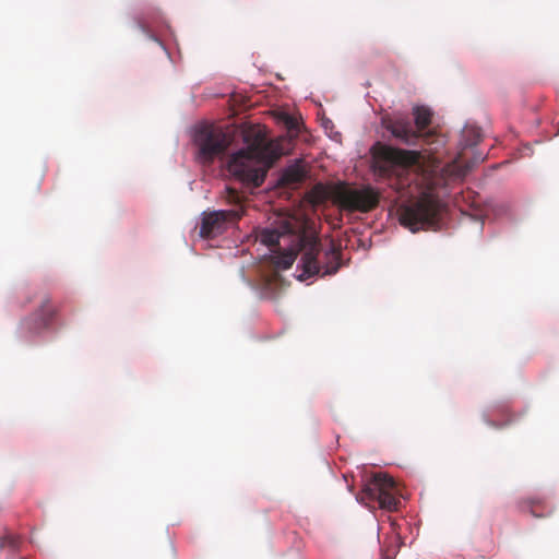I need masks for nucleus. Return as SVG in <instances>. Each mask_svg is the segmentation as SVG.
Returning <instances> with one entry per match:
<instances>
[{"mask_svg":"<svg viewBox=\"0 0 559 559\" xmlns=\"http://www.w3.org/2000/svg\"><path fill=\"white\" fill-rule=\"evenodd\" d=\"M246 148L233 154L227 163L230 175L242 182L259 187L263 183L267 169L278 159L282 152L261 131L246 134Z\"/></svg>","mask_w":559,"mask_h":559,"instance_id":"obj_1","label":"nucleus"},{"mask_svg":"<svg viewBox=\"0 0 559 559\" xmlns=\"http://www.w3.org/2000/svg\"><path fill=\"white\" fill-rule=\"evenodd\" d=\"M432 111L426 106H415L413 116L415 128L406 116H394L383 120L384 128L405 145H416L419 141L430 145L439 142L435 130H428L432 122Z\"/></svg>","mask_w":559,"mask_h":559,"instance_id":"obj_2","label":"nucleus"},{"mask_svg":"<svg viewBox=\"0 0 559 559\" xmlns=\"http://www.w3.org/2000/svg\"><path fill=\"white\" fill-rule=\"evenodd\" d=\"M298 247L302 267L300 277L332 275L338 271L341 251L333 243L323 252L318 237L304 235L298 239Z\"/></svg>","mask_w":559,"mask_h":559,"instance_id":"obj_3","label":"nucleus"},{"mask_svg":"<svg viewBox=\"0 0 559 559\" xmlns=\"http://www.w3.org/2000/svg\"><path fill=\"white\" fill-rule=\"evenodd\" d=\"M442 204L438 198L424 193L416 201L400 207V222L413 233L438 224Z\"/></svg>","mask_w":559,"mask_h":559,"instance_id":"obj_4","label":"nucleus"},{"mask_svg":"<svg viewBox=\"0 0 559 559\" xmlns=\"http://www.w3.org/2000/svg\"><path fill=\"white\" fill-rule=\"evenodd\" d=\"M194 144L198 147V160L202 164H211L225 153L230 140L221 127L202 123L195 129Z\"/></svg>","mask_w":559,"mask_h":559,"instance_id":"obj_5","label":"nucleus"},{"mask_svg":"<svg viewBox=\"0 0 559 559\" xmlns=\"http://www.w3.org/2000/svg\"><path fill=\"white\" fill-rule=\"evenodd\" d=\"M228 201L236 204L231 210H218L213 212L203 213L202 223L200 226V236L203 238H214L222 235L233 224H235L242 215V207L240 205V195L234 189H227Z\"/></svg>","mask_w":559,"mask_h":559,"instance_id":"obj_6","label":"nucleus"},{"mask_svg":"<svg viewBox=\"0 0 559 559\" xmlns=\"http://www.w3.org/2000/svg\"><path fill=\"white\" fill-rule=\"evenodd\" d=\"M396 484L388 474L378 473L366 483L360 495V500L366 502H378L379 507L389 511L397 509L400 503L395 493Z\"/></svg>","mask_w":559,"mask_h":559,"instance_id":"obj_7","label":"nucleus"},{"mask_svg":"<svg viewBox=\"0 0 559 559\" xmlns=\"http://www.w3.org/2000/svg\"><path fill=\"white\" fill-rule=\"evenodd\" d=\"M373 170L381 177L390 176L393 166H413L419 162L420 153L405 151L378 143L372 148Z\"/></svg>","mask_w":559,"mask_h":559,"instance_id":"obj_8","label":"nucleus"},{"mask_svg":"<svg viewBox=\"0 0 559 559\" xmlns=\"http://www.w3.org/2000/svg\"><path fill=\"white\" fill-rule=\"evenodd\" d=\"M334 198L337 204L350 212L358 211L367 213L378 206L380 195L370 186L362 189H352L341 185L334 190Z\"/></svg>","mask_w":559,"mask_h":559,"instance_id":"obj_9","label":"nucleus"},{"mask_svg":"<svg viewBox=\"0 0 559 559\" xmlns=\"http://www.w3.org/2000/svg\"><path fill=\"white\" fill-rule=\"evenodd\" d=\"M56 313L57 309L55 308V306L51 305L48 298H45L41 301L39 309L36 312H34L29 318L25 319L22 322V325L29 333H39L50 325Z\"/></svg>","mask_w":559,"mask_h":559,"instance_id":"obj_10","label":"nucleus"},{"mask_svg":"<svg viewBox=\"0 0 559 559\" xmlns=\"http://www.w3.org/2000/svg\"><path fill=\"white\" fill-rule=\"evenodd\" d=\"M523 510L527 511L534 518H544L552 513V508L547 507L542 499H528L523 504Z\"/></svg>","mask_w":559,"mask_h":559,"instance_id":"obj_11","label":"nucleus"},{"mask_svg":"<svg viewBox=\"0 0 559 559\" xmlns=\"http://www.w3.org/2000/svg\"><path fill=\"white\" fill-rule=\"evenodd\" d=\"M468 171H469V166L461 165L460 158L454 159L452 163L447 164L442 168L443 175L449 180L463 179Z\"/></svg>","mask_w":559,"mask_h":559,"instance_id":"obj_12","label":"nucleus"},{"mask_svg":"<svg viewBox=\"0 0 559 559\" xmlns=\"http://www.w3.org/2000/svg\"><path fill=\"white\" fill-rule=\"evenodd\" d=\"M305 179V171L299 166L288 167L281 176V183L285 186H296Z\"/></svg>","mask_w":559,"mask_h":559,"instance_id":"obj_13","label":"nucleus"},{"mask_svg":"<svg viewBox=\"0 0 559 559\" xmlns=\"http://www.w3.org/2000/svg\"><path fill=\"white\" fill-rule=\"evenodd\" d=\"M481 140L480 130L477 127L468 126L462 131V144L464 147L477 145Z\"/></svg>","mask_w":559,"mask_h":559,"instance_id":"obj_14","label":"nucleus"},{"mask_svg":"<svg viewBox=\"0 0 559 559\" xmlns=\"http://www.w3.org/2000/svg\"><path fill=\"white\" fill-rule=\"evenodd\" d=\"M282 237V235L275 230V229H262L260 235H259V239L260 241L270 247L273 251L275 250V248L277 246H280V238Z\"/></svg>","mask_w":559,"mask_h":559,"instance_id":"obj_15","label":"nucleus"},{"mask_svg":"<svg viewBox=\"0 0 559 559\" xmlns=\"http://www.w3.org/2000/svg\"><path fill=\"white\" fill-rule=\"evenodd\" d=\"M296 258H297V251L292 249V250H288L287 252L283 253L281 257H278L275 263L280 267L286 270V269H289L294 264Z\"/></svg>","mask_w":559,"mask_h":559,"instance_id":"obj_16","label":"nucleus"},{"mask_svg":"<svg viewBox=\"0 0 559 559\" xmlns=\"http://www.w3.org/2000/svg\"><path fill=\"white\" fill-rule=\"evenodd\" d=\"M282 120L289 131H298L299 130L298 120L296 118L289 116L288 114H283Z\"/></svg>","mask_w":559,"mask_h":559,"instance_id":"obj_17","label":"nucleus"},{"mask_svg":"<svg viewBox=\"0 0 559 559\" xmlns=\"http://www.w3.org/2000/svg\"><path fill=\"white\" fill-rule=\"evenodd\" d=\"M14 546V540L11 537H5L0 543V547H4L5 545Z\"/></svg>","mask_w":559,"mask_h":559,"instance_id":"obj_18","label":"nucleus"},{"mask_svg":"<svg viewBox=\"0 0 559 559\" xmlns=\"http://www.w3.org/2000/svg\"><path fill=\"white\" fill-rule=\"evenodd\" d=\"M488 424H489L490 426H492V427H499V426H498V425H496V424H495V421H493V420H491V419H490V420H488Z\"/></svg>","mask_w":559,"mask_h":559,"instance_id":"obj_19","label":"nucleus"}]
</instances>
